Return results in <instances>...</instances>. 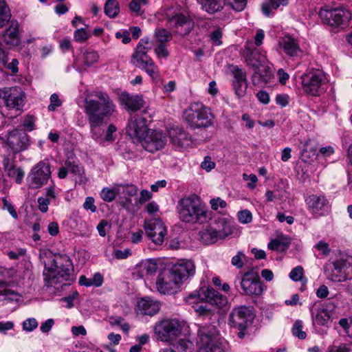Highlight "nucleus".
I'll list each match as a JSON object with an SVG mask.
<instances>
[{
	"label": "nucleus",
	"mask_w": 352,
	"mask_h": 352,
	"mask_svg": "<svg viewBox=\"0 0 352 352\" xmlns=\"http://www.w3.org/2000/svg\"><path fill=\"white\" fill-rule=\"evenodd\" d=\"M314 248L318 251L320 255L322 256H328L331 252L329 243L322 240L314 245Z\"/></svg>",
	"instance_id": "nucleus-52"
},
{
	"label": "nucleus",
	"mask_w": 352,
	"mask_h": 352,
	"mask_svg": "<svg viewBox=\"0 0 352 352\" xmlns=\"http://www.w3.org/2000/svg\"><path fill=\"white\" fill-rule=\"evenodd\" d=\"M0 98L8 109L21 111L25 100V94L21 87L14 86L0 88Z\"/></svg>",
	"instance_id": "nucleus-12"
},
{
	"label": "nucleus",
	"mask_w": 352,
	"mask_h": 352,
	"mask_svg": "<svg viewBox=\"0 0 352 352\" xmlns=\"http://www.w3.org/2000/svg\"><path fill=\"white\" fill-rule=\"evenodd\" d=\"M289 243L284 241L282 238L272 239L268 243V248L272 250H283L289 246Z\"/></svg>",
	"instance_id": "nucleus-48"
},
{
	"label": "nucleus",
	"mask_w": 352,
	"mask_h": 352,
	"mask_svg": "<svg viewBox=\"0 0 352 352\" xmlns=\"http://www.w3.org/2000/svg\"><path fill=\"white\" fill-rule=\"evenodd\" d=\"M99 58L100 56L98 52L92 50H87L82 54L83 63L87 67H91L94 64L97 63L99 60Z\"/></svg>",
	"instance_id": "nucleus-42"
},
{
	"label": "nucleus",
	"mask_w": 352,
	"mask_h": 352,
	"mask_svg": "<svg viewBox=\"0 0 352 352\" xmlns=\"http://www.w3.org/2000/svg\"><path fill=\"white\" fill-rule=\"evenodd\" d=\"M201 6L203 10L208 13L219 11L223 8L221 0H197Z\"/></svg>",
	"instance_id": "nucleus-39"
},
{
	"label": "nucleus",
	"mask_w": 352,
	"mask_h": 352,
	"mask_svg": "<svg viewBox=\"0 0 352 352\" xmlns=\"http://www.w3.org/2000/svg\"><path fill=\"white\" fill-rule=\"evenodd\" d=\"M146 122V120L141 116H135L132 117L127 125V134L132 138H138L140 142L149 131H148Z\"/></svg>",
	"instance_id": "nucleus-22"
},
{
	"label": "nucleus",
	"mask_w": 352,
	"mask_h": 352,
	"mask_svg": "<svg viewBox=\"0 0 352 352\" xmlns=\"http://www.w3.org/2000/svg\"><path fill=\"white\" fill-rule=\"evenodd\" d=\"M28 135L19 130H13L9 133L6 145L14 153L25 150L28 146Z\"/></svg>",
	"instance_id": "nucleus-24"
},
{
	"label": "nucleus",
	"mask_w": 352,
	"mask_h": 352,
	"mask_svg": "<svg viewBox=\"0 0 352 352\" xmlns=\"http://www.w3.org/2000/svg\"><path fill=\"white\" fill-rule=\"evenodd\" d=\"M151 47L152 45L148 38L144 37L141 38L131 55V64L136 67H140V62H142L146 58H149L147 53Z\"/></svg>",
	"instance_id": "nucleus-25"
},
{
	"label": "nucleus",
	"mask_w": 352,
	"mask_h": 352,
	"mask_svg": "<svg viewBox=\"0 0 352 352\" xmlns=\"http://www.w3.org/2000/svg\"><path fill=\"white\" fill-rule=\"evenodd\" d=\"M51 176L50 164L45 161L39 162L32 169L29 179L33 188H38L45 184Z\"/></svg>",
	"instance_id": "nucleus-16"
},
{
	"label": "nucleus",
	"mask_w": 352,
	"mask_h": 352,
	"mask_svg": "<svg viewBox=\"0 0 352 352\" xmlns=\"http://www.w3.org/2000/svg\"><path fill=\"white\" fill-rule=\"evenodd\" d=\"M278 45L289 57H299L302 54L298 41L289 34L279 38Z\"/></svg>",
	"instance_id": "nucleus-21"
},
{
	"label": "nucleus",
	"mask_w": 352,
	"mask_h": 352,
	"mask_svg": "<svg viewBox=\"0 0 352 352\" xmlns=\"http://www.w3.org/2000/svg\"><path fill=\"white\" fill-rule=\"evenodd\" d=\"M245 258V255L242 251H239L236 255L232 258L231 263L238 269H241L243 267V260Z\"/></svg>",
	"instance_id": "nucleus-57"
},
{
	"label": "nucleus",
	"mask_w": 352,
	"mask_h": 352,
	"mask_svg": "<svg viewBox=\"0 0 352 352\" xmlns=\"http://www.w3.org/2000/svg\"><path fill=\"white\" fill-rule=\"evenodd\" d=\"M239 221L243 224L249 223L252 220V213L248 210H243L238 212Z\"/></svg>",
	"instance_id": "nucleus-61"
},
{
	"label": "nucleus",
	"mask_w": 352,
	"mask_h": 352,
	"mask_svg": "<svg viewBox=\"0 0 352 352\" xmlns=\"http://www.w3.org/2000/svg\"><path fill=\"white\" fill-rule=\"evenodd\" d=\"M139 271L142 276L153 274L157 269V263L152 259L142 261L138 265Z\"/></svg>",
	"instance_id": "nucleus-38"
},
{
	"label": "nucleus",
	"mask_w": 352,
	"mask_h": 352,
	"mask_svg": "<svg viewBox=\"0 0 352 352\" xmlns=\"http://www.w3.org/2000/svg\"><path fill=\"white\" fill-rule=\"evenodd\" d=\"M216 228L219 237L223 239L232 234L233 232V226L230 221L226 218H219L216 219L212 224Z\"/></svg>",
	"instance_id": "nucleus-32"
},
{
	"label": "nucleus",
	"mask_w": 352,
	"mask_h": 352,
	"mask_svg": "<svg viewBox=\"0 0 352 352\" xmlns=\"http://www.w3.org/2000/svg\"><path fill=\"white\" fill-rule=\"evenodd\" d=\"M154 52L159 58H166L169 56V52L164 44L160 43L154 50Z\"/></svg>",
	"instance_id": "nucleus-64"
},
{
	"label": "nucleus",
	"mask_w": 352,
	"mask_h": 352,
	"mask_svg": "<svg viewBox=\"0 0 352 352\" xmlns=\"http://www.w3.org/2000/svg\"><path fill=\"white\" fill-rule=\"evenodd\" d=\"M120 101L124 108L133 111L142 108L144 104V101L142 96H131L129 94L124 93L120 96Z\"/></svg>",
	"instance_id": "nucleus-29"
},
{
	"label": "nucleus",
	"mask_w": 352,
	"mask_h": 352,
	"mask_svg": "<svg viewBox=\"0 0 352 352\" xmlns=\"http://www.w3.org/2000/svg\"><path fill=\"white\" fill-rule=\"evenodd\" d=\"M10 16V11L6 0H0V28L9 21Z\"/></svg>",
	"instance_id": "nucleus-43"
},
{
	"label": "nucleus",
	"mask_w": 352,
	"mask_h": 352,
	"mask_svg": "<svg viewBox=\"0 0 352 352\" xmlns=\"http://www.w3.org/2000/svg\"><path fill=\"white\" fill-rule=\"evenodd\" d=\"M109 322L112 326H118L124 332L128 333L130 329L129 324L125 322L124 319L120 316H111L109 318Z\"/></svg>",
	"instance_id": "nucleus-46"
},
{
	"label": "nucleus",
	"mask_w": 352,
	"mask_h": 352,
	"mask_svg": "<svg viewBox=\"0 0 352 352\" xmlns=\"http://www.w3.org/2000/svg\"><path fill=\"white\" fill-rule=\"evenodd\" d=\"M233 87L235 94L237 95L239 98H241L243 96L245 93V90L247 88L246 80H243V82H233Z\"/></svg>",
	"instance_id": "nucleus-55"
},
{
	"label": "nucleus",
	"mask_w": 352,
	"mask_h": 352,
	"mask_svg": "<svg viewBox=\"0 0 352 352\" xmlns=\"http://www.w3.org/2000/svg\"><path fill=\"white\" fill-rule=\"evenodd\" d=\"M253 314L250 309L245 306H241L234 308L229 316V324L232 327L239 330L238 336L243 338L245 336L244 331L252 323Z\"/></svg>",
	"instance_id": "nucleus-10"
},
{
	"label": "nucleus",
	"mask_w": 352,
	"mask_h": 352,
	"mask_svg": "<svg viewBox=\"0 0 352 352\" xmlns=\"http://www.w3.org/2000/svg\"><path fill=\"white\" fill-rule=\"evenodd\" d=\"M4 43L10 47L18 46L21 42L19 23L18 21H11L10 25L3 34Z\"/></svg>",
	"instance_id": "nucleus-26"
},
{
	"label": "nucleus",
	"mask_w": 352,
	"mask_h": 352,
	"mask_svg": "<svg viewBox=\"0 0 352 352\" xmlns=\"http://www.w3.org/2000/svg\"><path fill=\"white\" fill-rule=\"evenodd\" d=\"M4 170L8 177L15 179L17 184H21L24 177V172L20 168H16L14 160L9 157H5L3 161Z\"/></svg>",
	"instance_id": "nucleus-30"
},
{
	"label": "nucleus",
	"mask_w": 352,
	"mask_h": 352,
	"mask_svg": "<svg viewBox=\"0 0 352 352\" xmlns=\"http://www.w3.org/2000/svg\"><path fill=\"white\" fill-rule=\"evenodd\" d=\"M95 96L98 98V100H86L85 112L88 118L94 114L100 118V121L106 122L116 113V104L106 92L99 91Z\"/></svg>",
	"instance_id": "nucleus-4"
},
{
	"label": "nucleus",
	"mask_w": 352,
	"mask_h": 352,
	"mask_svg": "<svg viewBox=\"0 0 352 352\" xmlns=\"http://www.w3.org/2000/svg\"><path fill=\"white\" fill-rule=\"evenodd\" d=\"M214 331V329L212 327ZM198 334L200 338V347L198 352H225V347L212 330L208 331L205 327L199 328Z\"/></svg>",
	"instance_id": "nucleus-13"
},
{
	"label": "nucleus",
	"mask_w": 352,
	"mask_h": 352,
	"mask_svg": "<svg viewBox=\"0 0 352 352\" xmlns=\"http://www.w3.org/2000/svg\"><path fill=\"white\" fill-rule=\"evenodd\" d=\"M224 1L225 3H227L236 11L243 10L247 3V0H224Z\"/></svg>",
	"instance_id": "nucleus-56"
},
{
	"label": "nucleus",
	"mask_w": 352,
	"mask_h": 352,
	"mask_svg": "<svg viewBox=\"0 0 352 352\" xmlns=\"http://www.w3.org/2000/svg\"><path fill=\"white\" fill-rule=\"evenodd\" d=\"M139 67L144 70L153 80H157L160 78L159 68L151 58H146L140 62Z\"/></svg>",
	"instance_id": "nucleus-34"
},
{
	"label": "nucleus",
	"mask_w": 352,
	"mask_h": 352,
	"mask_svg": "<svg viewBox=\"0 0 352 352\" xmlns=\"http://www.w3.org/2000/svg\"><path fill=\"white\" fill-rule=\"evenodd\" d=\"M195 265L192 260L181 259L173 265L170 271L182 283L195 274Z\"/></svg>",
	"instance_id": "nucleus-20"
},
{
	"label": "nucleus",
	"mask_w": 352,
	"mask_h": 352,
	"mask_svg": "<svg viewBox=\"0 0 352 352\" xmlns=\"http://www.w3.org/2000/svg\"><path fill=\"white\" fill-rule=\"evenodd\" d=\"M211 208L217 210L219 208H225L227 206L226 201L220 197L212 198L210 200Z\"/></svg>",
	"instance_id": "nucleus-62"
},
{
	"label": "nucleus",
	"mask_w": 352,
	"mask_h": 352,
	"mask_svg": "<svg viewBox=\"0 0 352 352\" xmlns=\"http://www.w3.org/2000/svg\"><path fill=\"white\" fill-rule=\"evenodd\" d=\"M243 294L247 296H259L263 292V287L259 276L254 272L245 273L241 280Z\"/></svg>",
	"instance_id": "nucleus-18"
},
{
	"label": "nucleus",
	"mask_w": 352,
	"mask_h": 352,
	"mask_svg": "<svg viewBox=\"0 0 352 352\" xmlns=\"http://www.w3.org/2000/svg\"><path fill=\"white\" fill-rule=\"evenodd\" d=\"M303 91L311 96H320L326 89L327 78L320 70L307 72L302 76Z\"/></svg>",
	"instance_id": "nucleus-6"
},
{
	"label": "nucleus",
	"mask_w": 352,
	"mask_h": 352,
	"mask_svg": "<svg viewBox=\"0 0 352 352\" xmlns=\"http://www.w3.org/2000/svg\"><path fill=\"white\" fill-rule=\"evenodd\" d=\"M147 3L148 0H132L129 5V8L136 15H140L142 14V6H144Z\"/></svg>",
	"instance_id": "nucleus-50"
},
{
	"label": "nucleus",
	"mask_w": 352,
	"mask_h": 352,
	"mask_svg": "<svg viewBox=\"0 0 352 352\" xmlns=\"http://www.w3.org/2000/svg\"><path fill=\"white\" fill-rule=\"evenodd\" d=\"M103 280V276L100 273H95L92 278H87L83 275L80 276L78 283L80 285L85 287L94 286L98 287L102 285Z\"/></svg>",
	"instance_id": "nucleus-37"
},
{
	"label": "nucleus",
	"mask_w": 352,
	"mask_h": 352,
	"mask_svg": "<svg viewBox=\"0 0 352 352\" xmlns=\"http://www.w3.org/2000/svg\"><path fill=\"white\" fill-rule=\"evenodd\" d=\"M90 37V34L85 28H78L74 32V38L76 42L85 43Z\"/></svg>",
	"instance_id": "nucleus-51"
},
{
	"label": "nucleus",
	"mask_w": 352,
	"mask_h": 352,
	"mask_svg": "<svg viewBox=\"0 0 352 352\" xmlns=\"http://www.w3.org/2000/svg\"><path fill=\"white\" fill-rule=\"evenodd\" d=\"M168 133L171 143L175 147L183 146L185 142L188 140V133L177 126L171 127Z\"/></svg>",
	"instance_id": "nucleus-31"
},
{
	"label": "nucleus",
	"mask_w": 352,
	"mask_h": 352,
	"mask_svg": "<svg viewBox=\"0 0 352 352\" xmlns=\"http://www.w3.org/2000/svg\"><path fill=\"white\" fill-rule=\"evenodd\" d=\"M104 12L110 17H115L119 12L118 3L116 0H108L104 6Z\"/></svg>",
	"instance_id": "nucleus-47"
},
{
	"label": "nucleus",
	"mask_w": 352,
	"mask_h": 352,
	"mask_svg": "<svg viewBox=\"0 0 352 352\" xmlns=\"http://www.w3.org/2000/svg\"><path fill=\"white\" fill-rule=\"evenodd\" d=\"M38 327V322L34 318H29L23 321V329L25 331H32Z\"/></svg>",
	"instance_id": "nucleus-58"
},
{
	"label": "nucleus",
	"mask_w": 352,
	"mask_h": 352,
	"mask_svg": "<svg viewBox=\"0 0 352 352\" xmlns=\"http://www.w3.org/2000/svg\"><path fill=\"white\" fill-rule=\"evenodd\" d=\"M101 199L107 202L112 201L116 197V192L109 188H103L100 193Z\"/></svg>",
	"instance_id": "nucleus-53"
},
{
	"label": "nucleus",
	"mask_w": 352,
	"mask_h": 352,
	"mask_svg": "<svg viewBox=\"0 0 352 352\" xmlns=\"http://www.w3.org/2000/svg\"><path fill=\"white\" fill-rule=\"evenodd\" d=\"M292 333L294 336L300 340L305 339L307 334L305 331H302V323L300 320H297L295 322L292 328Z\"/></svg>",
	"instance_id": "nucleus-54"
},
{
	"label": "nucleus",
	"mask_w": 352,
	"mask_h": 352,
	"mask_svg": "<svg viewBox=\"0 0 352 352\" xmlns=\"http://www.w3.org/2000/svg\"><path fill=\"white\" fill-rule=\"evenodd\" d=\"M65 166L69 172L75 175L81 176L84 173L83 167L80 166L73 157H68L65 162Z\"/></svg>",
	"instance_id": "nucleus-41"
},
{
	"label": "nucleus",
	"mask_w": 352,
	"mask_h": 352,
	"mask_svg": "<svg viewBox=\"0 0 352 352\" xmlns=\"http://www.w3.org/2000/svg\"><path fill=\"white\" fill-rule=\"evenodd\" d=\"M72 272L73 265L69 256L58 254L49 265H45L43 274L46 285L53 286L72 280Z\"/></svg>",
	"instance_id": "nucleus-2"
},
{
	"label": "nucleus",
	"mask_w": 352,
	"mask_h": 352,
	"mask_svg": "<svg viewBox=\"0 0 352 352\" xmlns=\"http://www.w3.org/2000/svg\"><path fill=\"white\" fill-rule=\"evenodd\" d=\"M144 230L146 236L156 245H162L167 234L166 227L160 219L145 220Z\"/></svg>",
	"instance_id": "nucleus-15"
},
{
	"label": "nucleus",
	"mask_w": 352,
	"mask_h": 352,
	"mask_svg": "<svg viewBox=\"0 0 352 352\" xmlns=\"http://www.w3.org/2000/svg\"><path fill=\"white\" fill-rule=\"evenodd\" d=\"M209 37L214 45L219 46L222 44V41L221 40L222 38V32L219 28L216 29L211 32Z\"/></svg>",
	"instance_id": "nucleus-59"
},
{
	"label": "nucleus",
	"mask_w": 352,
	"mask_h": 352,
	"mask_svg": "<svg viewBox=\"0 0 352 352\" xmlns=\"http://www.w3.org/2000/svg\"><path fill=\"white\" fill-rule=\"evenodd\" d=\"M0 296L1 301L3 300H18L19 296L17 293L15 292L6 289V288H1L0 287Z\"/></svg>",
	"instance_id": "nucleus-49"
},
{
	"label": "nucleus",
	"mask_w": 352,
	"mask_h": 352,
	"mask_svg": "<svg viewBox=\"0 0 352 352\" xmlns=\"http://www.w3.org/2000/svg\"><path fill=\"white\" fill-rule=\"evenodd\" d=\"M167 142L166 133L152 130L149 131L140 142L145 151L153 153L164 148Z\"/></svg>",
	"instance_id": "nucleus-14"
},
{
	"label": "nucleus",
	"mask_w": 352,
	"mask_h": 352,
	"mask_svg": "<svg viewBox=\"0 0 352 352\" xmlns=\"http://www.w3.org/2000/svg\"><path fill=\"white\" fill-rule=\"evenodd\" d=\"M177 208L179 219L184 223L204 224L212 218L211 212L195 195L181 199Z\"/></svg>",
	"instance_id": "nucleus-1"
},
{
	"label": "nucleus",
	"mask_w": 352,
	"mask_h": 352,
	"mask_svg": "<svg viewBox=\"0 0 352 352\" xmlns=\"http://www.w3.org/2000/svg\"><path fill=\"white\" fill-rule=\"evenodd\" d=\"M251 42H248L245 46L244 56L247 64L254 69L252 76L254 84L260 82H266L271 76L270 67L265 54H261L258 50H251Z\"/></svg>",
	"instance_id": "nucleus-3"
},
{
	"label": "nucleus",
	"mask_w": 352,
	"mask_h": 352,
	"mask_svg": "<svg viewBox=\"0 0 352 352\" xmlns=\"http://www.w3.org/2000/svg\"><path fill=\"white\" fill-rule=\"evenodd\" d=\"M88 120L91 138L100 144H103L104 129L102 125L105 122L100 121V118L94 114L91 115Z\"/></svg>",
	"instance_id": "nucleus-28"
},
{
	"label": "nucleus",
	"mask_w": 352,
	"mask_h": 352,
	"mask_svg": "<svg viewBox=\"0 0 352 352\" xmlns=\"http://www.w3.org/2000/svg\"><path fill=\"white\" fill-rule=\"evenodd\" d=\"M194 298L205 301L219 309L225 307L228 300L226 296L222 295L212 287H201L191 293L186 298L187 303H194Z\"/></svg>",
	"instance_id": "nucleus-7"
},
{
	"label": "nucleus",
	"mask_w": 352,
	"mask_h": 352,
	"mask_svg": "<svg viewBox=\"0 0 352 352\" xmlns=\"http://www.w3.org/2000/svg\"><path fill=\"white\" fill-rule=\"evenodd\" d=\"M183 117L192 129L208 128L212 125L214 120L210 109L200 102L191 103L184 112Z\"/></svg>",
	"instance_id": "nucleus-5"
},
{
	"label": "nucleus",
	"mask_w": 352,
	"mask_h": 352,
	"mask_svg": "<svg viewBox=\"0 0 352 352\" xmlns=\"http://www.w3.org/2000/svg\"><path fill=\"white\" fill-rule=\"evenodd\" d=\"M153 330L157 340L168 342L181 334L182 327L177 320H164L157 323Z\"/></svg>",
	"instance_id": "nucleus-11"
},
{
	"label": "nucleus",
	"mask_w": 352,
	"mask_h": 352,
	"mask_svg": "<svg viewBox=\"0 0 352 352\" xmlns=\"http://www.w3.org/2000/svg\"><path fill=\"white\" fill-rule=\"evenodd\" d=\"M303 276V268L301 266L294 267L289 273V278L293 281H299L302 279Z\"/></svg>",
	"instance_id": "nucleus-63"
},
{
	"label": "nucleus",
	"mask_w": 352,
	"mask_h": 352,
	"mask_svg": "<svg viewBox=\"0 0 352 352\" xmlns=\"http://www.w3.org/2000/svg\"><path fill=\"white\" fill-rule=\"evenodd\" d=\"M116 127L113 124H111L108 126L105 135L103 136V144L105 142H112L115 140L113 133L116 131Z\"/></svg>",
	"instance_id": "nucleus-60"
},
{
	"label": "nucleus",
	"mask_w": 352,
	"mask_h": 352,
	"mask_svg": "<svg viewBox=\"0 0 352 352\" xmlns=\"http://www.w3.org/2000/svg\"><path fill=\"white\" fill-rule=\"evenodd\" d=\"M154 35L157 41L162 44L170 41L173 38L171 32L164 28L155 29Z\"/></svg>",
	"instance_id": "nucleus-45"
},
{
	"label": "nucleus",
	"mask_w": 352,
	"mask_h": 352,
	"mask_svg": "<svg viewBox=\"0 0 352 352\" xmlns=\"http://www.w3.org/2000/svg\"><path fill=\"white\" fill-rule=\"evenodd\" d=\"M288 3V0H266L261 7L263 14L265 16H270L274 11L280 6H285Z\"/></svg>",
	"instance_id": "nucleus-35"
},
{
	"label": "nucleus",
	"mask_w": 352,
	"mask_h": 352,
	"mask_svg": "<svg viewBox=\"0 0 352 352\" xmlns=\"http://www.w3.org/2000/svg\"><path fill=\"white\" fill-rule=\"evenodd\" d=\"M311 317L314 326H325L330 319V314L329 311L322 306L311 311Z\"/></svg>",
	"instance_id": "nucleus-33"
},
{
	"label": "nucleus",
	"mask_w": 352,
	"mask_h": 352,
	"mask_svg": "<svg viewBox=\"0 0 352 352\" xmlns=\"http://www.w3.org/2000/svg\"><path fill=\"white\" fill-rule=\"evenodd\" d=\"M180 284L170 270L161 272L158 274L155 283L157 291L163 294L174 293L179 288Z\"/></svg>",
	"instance_id": "nucleus-17"
},
{
	"label": "nucleus",
	"mask_w": 352,
	"mask_h": 352,
	"mask_svg": "<svg viewBox=\"0 0 352 352\" xmlns=\"http://www.w3.org/2000/svg\"><path fill=\"white\" fill-rule=\"evenodd\" d=\"M201 239L206 244H212L221 239L213 225L208 226L205 230L201 232Z\"/></svg>",
	"instance_id": "nucleus-36"
},
{
	"label": "nucleus",
	"mask_w": 352,
	"mask_h": 352,
	"mask_svg": "<svg viewBox=\"0 0 352 352\" xmlns=\"http://www.w3.org/2000/svg\"><path fill=\"white\" fill-rule=\"evenodd\" d=\"M160 309V303L159 301L150 297H145L138 302L136 311L138 314L152 316L156 314Z\"/></svg>",
	"instance_id": "nucleus-27"
},
{
	"label": "nucleus",
	"mask_w": 352,
	"mask_h": 352,
	"mask_svg": "<svg viewBox=\"0 0 352 352\" xmlns=\"http://www.w3.org/2000/svg\"><path fill=\"white\" fill-rule=\"evenodd\" d=\"M192 300L194 301V303L189 304L192 305L196 313L200 316L206 317L210 319L214 315V311L208 308L206 305H200L199 302H201V300L196 298H194Z\"/></svg>",
	"instance_id": "nucleus-40"
},
{
	"label": "nucleus",
	"mask_w": 352,
	"mask_h": 352,
	"mask_svg": "<svg viewBox=\"0 0 352 352\" xmlns=\"http://www.w3.org/2000/svg\"><path fill=\"white\" fill-rule=\"evenodd\" d=\"M169 26L175 30V32L179 35L188 34L193 28L191 19L184 14H177L172 17H168Z\"/></svg>",
	"instance_id": "nucleus-23"
},
{
	"label": "nucleus",
	"mask_w": 352,
	"mask_h": 352,
	"mask_svg": "<svg viewBox=\"0 0 352 352\" xmlns=\"http://www.w3.org/2000/svg\"><path fill=\"white\" fill-rule=\"evenodd\" d=\"M173 347L177 349V352H192L194 350L193 343L187 339L178 340L173 344Z\"/></svg>",
	"instance_id": "nucleus-44"
},
{
	"label": "nucleus",
	"mask_w": 352,
	"mask_h": 352,
	"mask_svg": "<svg viewBox=\"0 0 352 352\" xmlns=\"http://www.w3.org/2000/svg\"><path fill=\"white\" fill-rule=\"evenodd\" d=\"M333 268L327 274L329 280L340 283L352 279V257L342 256L332 263Z\"/></svg>",
	"instance_id": "nucleus-9"
},
{
	"label": "nucleus",
	"mask_w": 352,
	"mask_h": 352,
	"mask_svg": "<svg viewBox=\"0 0 352 352\" xmlns=\"http://www.w3.org/2000/svg\"><path fill=\"white\" fill-rule=\"evenodd\" d=\"M319 16L324 23L340 28L346 27L352 18L351 12L346 8H321Z\"/></svg>",
	"instance_id": "nucleus-8"
},
{
	"label": "nucleus",
	"mask_w": 352,
	"mask_h": 352,
	"mask_svg": "<svg viewBox=\"0 0 352 352\" xmlns=\"http://www.w3.org/2000/svg\"><path fill=\"white\" fill-rule=\"evenodd\" d=\"M308 210L313 214L322 216L329 210L328 199L323 195L312 194L305 199Z\"/></svg>",
	"instance_id": "nucleus-19"
}]
</instances>
